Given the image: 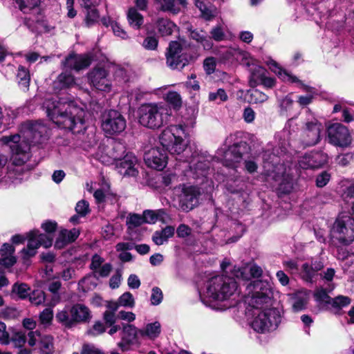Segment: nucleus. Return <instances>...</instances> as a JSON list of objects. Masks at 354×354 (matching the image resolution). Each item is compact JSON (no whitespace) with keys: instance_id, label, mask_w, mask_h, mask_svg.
Returning <instances> with one entry per match:
<instances>
[{"instance_id":"1","label":"nucleus","mask_w":354,"mask_h":354,"mask_svg":"<svg viewBox=\"0 0 354 354\" xmlns=\"http://www.w3.org/2000/svg\"><path fill=\"white\" fill-rule=\"evenodd\" d=\"M185 125L178 124L164 130L159 136L160 146L152 147L145 153L144 160L147 165L156 170H162L167 164V153L179 155L183 153L187 144Z\"/></svg>"},{"instance_id":"2","label":"nucleus","mask_w":354,"mask_h":354,"mask_svg":"<svg viewBox=\"0 0 354 354\" xmlns=\"http://www.w3.org/2000/svg\"><path fill=\"white\" fill-rule=\"evenodd\" d=\"M47 116L59 128L74 134L86 130L85 111L74 100L52 98L44 102Z\"/></svg>"},{"instance_id":"3","label":"nucleus","mask_w":354,"mask_h":354,"mask_svg":"<svg viewBox=\"0 0 354 354\" xmlns=\"http://www.w3.org/2000/svg\"><path fill=\"white\" fill-rule=\"evenodd\" d=\"M238 283L233 277L216 275L207 282V296L214 301L227 300L237 290Z\"/></svg>"},{"instance_id":"4","label":"nucleus","mask_w":354,"mask_h":354,"mask_svg":"<svg viewBox=\"0 0 354 354\" xmlns=\"http://www.w3.org/2000/svg\"><path fill=\"white\" fill-rule=\"evenodd\" d=\"M165 111L163 106H158L156 104H143L138 109V122L146 128L158 129L163 126L167 115H170Z\"/></svg>"},{"instance_id":"5","label":"nucleus","mask_w":354,"mask_h":354,"mask_svg":"<svg viewBox=\"0 0 354 354\" xmlns=\"http://www.w3.org/2000/svg\"><path fill=\"white\" fill-rule=\"evenodd\" d=\"M165 59L167 67L180 71L194 61V55L180 42L171 41L166 48Z\"/></svg>"},{"instance_id":"6","label":"nucleus","mask_w":354,"mask_h":354,"mask_svg":"<svg viewBox=\"0 0 354 354\" xmlns=\"http://www.w3.org/2000/svg\"><path fill=\"white\" fill-rule=\"evenodd\" d=\"M249 288L252 292L249 304L253 308L261 309L271 305L273 290L268 281L254 280L250 283Z\"/></svg>"},{"instance_id":"7","label":"nucleus","mask_w":354,"mask_h":354,"mask_svg":"<svg viewBox=\"0 0 354 354\" xmlns=\"http://www.w3.org/2000/svg\"><path fill=\"white\" fill-rule=\"evenodd\" d=\"M113 158L116 161L115 167L121 175L136 176L138 169L135 167L137 158L133 153L128 152L124 156L125 147L121 143H115L113 147Z\"/></svg>"},{"instance_id":"8","label":"nucleus","mask_w":354,"mask_h":354,"mask_svg":"<svg viewBox=\"0 0 354 354\" xmlns=\"http://www.w3.org/2000/svg\"><path fill=\"white\" fill-rule=\"evenodd\" d=\"M253 319L251 326L259 333H266L276 330L281 323V315L277 308L265 307Z\"/></svg>"},{"instance_id":"9","label":"nucleus","mask_w":354,"mask_h":354,"mask_svg":"<svg viewBox=\"0 0 354 354\" xmlns=\"http://www.w3.org/2000/svg\"><path fill=\"white\" fill-rule=\"evenodd\" d=\"M101 127L107 135H119L125 130L127 120L124 115L118 110H105L101 115Z\"/></svg>"},{"instance_id":"10","label":"nucleus","mask_w":354,"mask_h":354,"mask_svg":"<svg viewBox=\"0 0 354 354\" xmlns=\"http://www.w3.org/2000/svg\"><path fill=\"white\" fill-rule=\"evenodd\" d=\"M330 236L343 245L352 243L354 241V223L350 217L346 221L337 218L330 229Z\"/></svg>"},{"instance_id":"11","label":"nucleus","mask_w":354,"mask_h":354,"mask_svg":"<svg viewBox=\"0 0 354 354\" xmlns=\"http://www.w3.org/2000/svg\"><path fill=\"white\" fill-rule=\"evenodd\" d=\"M250 146L245 141H240L230 146L224 152L221 162L229 169H235L245 154L250 153Z\"/></svg>"},{"instance_id":"12","label":"nucleus","mask_w":354,"mask_h":354,"mask_svg":"<svg viewBox=\"0 0 354 354\" xmlns=\"http://www.w3.org/2000/svg\"><path fill=\"white\" fill-rule=\"evenodd\" d=\"M0 140L9 147L12 156H16L15 158L16 165H23L25 162L24 158H26L30 148L26 141L21 140V136L18 133L4 136Z\"/></svg>"},{"instance_id":"13","label":"nucleus","mask_w":354,"mask_h":354,"mask_svg":"<svg viewBox=\"0 0 354 354\" xmlns=\"http://www.w3.org/2000/svg\"><path fill=\"white\" fill-rule=\"evenodd\" d=\"M328 142L332 145L347 148L352 143L353 138L349 129L341 123H333L327 128Z\"/></svg>"},{"instance_id":"14","label":"nucleus","mask_w":354,"mask_h":354,"mask_svg":"<svg viewBox=\"0 0 354 354\" xmlns=\"http://www.w3.org/2000/svg\"><path fill=\"white\" fill-rule=\"evenodd\" d=\"M323 126L317 120L307 122L302 132L303 142L307 147L318 144L321 140V131Z\"/></svg>"},{"instance_id":"15","label":"nucleus","mask_w":354,"mask_h":354,"mask_svg":"<svg viewBox=\"0 0 354 354\" xmlns=\"http://www.w3.org/2000/svg\"><path fill=\"white\" fill-rule=\"evenodd\" d=\"M93 57L90 54H76L72 52L66 56L62 64L71 70L80 71L88 68L92 63Z\"/></svg>"},{"instance_id":"16","label":"nucleus","mask_w":354,"mask_h":354,"mask_svg":"<svg viewBox=\"0 0 354 354\" xmlns=\"http://www.w3.org/2000/svg\"><path fill=\"white\" fill-rule=\"evenodd\" d=\"M200 195L199 189L195 186L191 185L183 187L179 201L183 210L189 212L196 207L198 204Z\"/></svg>"},{"instance_id":"17","label":"nucleus","mask_w":354,"mask_h":354,"mask_svg":"<svg viewBox=\"0 0 354 354\" xmlns=\"http://www.w3.org/2000/svg\"><path fill=\"white\" fill-rule=\"evenodd\" d=\"M108 72L103 67H95L88 73V80L97 90L109 92L111 84L107 78Z\"/></svg>"},{"instance_id":"18","label":"nucleus","mask_w":354,"mask_h":354,"mask_svg":"<svg viewBox=\"0 0 354 354\" xmlns=\"http://www.w3.org/2000/svg\"><path fill=\"white\" fill-rule=\"evenodd\" d=\"M327 153L322 151H311L310 153L304 156V161L302 164L304 169H319L323 167L328 162Z\"/></svg>"},{"instance_id":"19","label":"nucleus","mask_w":354,"mask_h":354,"mask_svg":"<svg viewBox=\"0 0 354 354\" xmlns=\"http://www.w3.org/2000/svg\"><path fill=\"white\" fill-rule=\"evenodd\" d=\"M73 327L77 324L86 323L91 318L89 308L84 304H75L69 310Z\"/></svg>"},{"instance_id":"20","label":"nucleus","mask_w":354,"mask_h":354,"mask_svg":"<svg viewBox=\"0 0 354 354\" xmlns=\"http://www.w3.org/2000/svg\"><path fill=\"white\" fill-rule=\"evenodd\" d=\"M80 234V231L77 228H73L70 230L62 229L57 237L54 247L57 250L64 248L68 244L75 242Z\"/></svg>"},{"instance_id":"21","label":"nucleus","mask_w":354,"mask_h":354,"mask_svg":"<svg viewBox=\"0 0 354 354\" xmlns=\"http://www.w3.org/2000/svg\"><path fill=\"white\" fill-rule=\"evenodd\" d=\"M76 84L75 78L71 72L61 73L53 82L52 87L55 93H60L64 90L72 88Z\"/></svg>"},{"instance_id":"22","label":"nucleus","mask_w":354,"mask_h":354,"mask_svg":"<svg viewBox=\"0 0 354 354\" xmlns=\"http://www.w3.org/2000/svg\"><path fill=\"white\" fill-rule=\"evenodd\" d=\"M26 128L29 136L32 137L35 142H40L42 137L46 132V127L42 124L34 121H28Z\"/></svg>"},{"instance_id":"23","label":"nucleus","mask_w":354,"mask_h":354,"mask_svg":"<svg viewBox=\"0 0 354 354\" xmlns=\"http://www.w3.org/2000/svg\"><path fill=\"white\" fill-rule=\"evenodd\" d=\"M156 24L158 31L162 37L171 35L174 30L178 29V26L167 18H158Z\"/></svg>"},{"instance_id":"24","label":"nucleus","mask_w":354,"mask_h":354,"mask_svg":"<svg viewBox=\"0 0 354 354\" xmlns=\"http://www.w3.org/2000/svg\"><path fill=\"white\" fill-rule=\"evenodd\" d=\"M175 228L171 225H167L161 230L156 231L152 236V241L157 245H160L167 241L168 239L174 235Z\"/></svg>"},{"instance_id":"25","label":"nucleus","mask_w":354,"mask_h":354,"mask_svg":"<svg viewBox=\"0 0 354 354\" xmlns=\"http://www.w3.org/2000/svg\"><path fill=\"white\" fill-rule=\"evenodd\" d=\"M268 73L267 70L259 66H255L251 70L250 75L249 77V85L251 88H255L258 85L261 84L263 78Z\"/></svg>"},{"instance_id":"26","label":"nucleus","mask_w":354,"mask_h":354,"mask_svg":"<svg viewBox=\"0 0 354 354\" xmlns=\"http://www.w3.org/2000/svg\"><path fill=\"white\" fill-rule=\"evenodd\" d=\"M351 303V299L349 297L338 295L331 299L329 306L333 309L335 315H341L342 309L349 306Z\"/></svg>"},{"instance_id":"27","label":"nucleus","mask_w":354,"mask_h":354,"mask_svg":"<svg viewBox=\"0 0 354 354\" xmlns=\"http://www.w3.org/2000/svg\"><path fill=\"white\" fill-rule=\"evenodd\" d=\"M127 20L129 24L135 30H140L144 23V17L135 8L128 10Z\"/></svg>"},{"instance_id":"28","label":"nucleus","mask_w":354,"mask_h":354,"mask_svg":"<svg viewBox=\"0 0 354 354\" xmlns=\"http://www.w3.org/2000/svg\"><path fill=\"white\" fill-rule=\"evenodd\" d=\"M122 332L124 334L122 337V341L125 342L127 344H132L133 341L137 339L139 330L132 324L122 323Z\"/></svg>"},{"instance_id":"29","label":"nucleus","mask_w":354,"mask_h":354,"mask_svg":"<svg viewBox=\"0 0 354 354\" xmlns=\"http://www.w3.org/2000/svg\"><path fill=\"white\" fill-rule=\"evenodd\" d=\"M54 338L50 335L42 336L39 340L40 354H53L54 353Z\"/></svg>"},{"instance_id":"30","label":"nucleus","mask_w":354,"mask_h":354,"mask_svg":"<svg viewBox=\"0 0 354 354\" xmlns=\"http://www.w3.org/2000/svg\"><path fill=\"white\" fill-rule=\"evenodd\" d=\"M142 336H147L150 339H155L159 336L161 333V325L158 322H154L147 324L145 330H139Z\"/></svg>"},{"instance_id":"31","label":"nucleus","mask_w":354,"mask_h":354,"mask_svg":"<svg viewBox=\"0 0 354 354\" xmlns=\"http://www.w3.org/2000/svg\"><path fill=\"white\" fill-rule=\"evenodd\" d=\"M32 231L37 239L36 248L42 246L44 248H49L52 246L53 243V236L46 233H41L38 229H33Z\"/></svg>"},{"instance_id":"32","label":"nucleus","mask_w":354,"mask_h":354,"mask_svg":"<svg viewBox=\"0 0 354 354\" xmlns=\"http://www.w3.org/2000/svg\"><path fill=\"white\" fill-rule=\"evenodd\" d=\"M17 79L20 86L28 88L30 81L29 70L25 66L20 65L17 70Z\"/></svg>"},{"instance_id":"33","label":"nucleus","mask_w":354,"mask_h":354,"mask_svg":"<svg viewBox=\"0 0 354 354\" xmlns=\"http://www.w3.org/2000/svg\"><path fill=\"white\" fill-rule=\"evenodd\" d=\"M86 10V14L84 19V23L86 27L90 28L98 23L100 17V12L95 6Z\"/></svg>"},{"instance_id":"34","label":"nucleus","mask_w":354,"mask_h":354,"mask_svg":"<svg viewBox=\"0 0 354 354\" xmlns=\"http://www.w3.org/2000/svg\"><path fill=\"white\" fill-rule=\"evenodd\" d=\"M293 189V183L292 179L288 178H283L279 183L277 189V195L279 197L289 194Z\"/></svg>"},{"instance_id":"35","label":"nucleus","mask_w":354,"mask_h":354,"mask_svg":"<svg viewBox=\"0 0 354 354\" xmlns=\"http://www.w3.org/2000/svg\"><path fill=\"white\" fill-rule=\"evenodd\" d=\"M166 102L174 110L178 111L182 106L180 95L176 91H169L166 95Z\"/></svg>"},{"instance_id":"36","label":"nucleus","mask_w":354,"mask_h":354,"mask_svg":"<svg viewBox=\"0 0 354 354\" xmlns=\"http://www.w3.org/2000/svg\"><path fill=\"white\" fill-rule=\"evenodd\" d=\"M198 108L196 105L185 106V112L183 113L182 118L187 122V124H192L195 122L198 114Z\"/></svg>"},{"instance_id":"37","label":"nucleus","mask_w":354,"mask_h":354,"mask_svg":"<svg viewBox=\"0 0 354 354\" xmlns=\"http://www.w3.org/2000/svg\"><path fill=\"white\" fill-rule=\"evenodd\" d=\"M30 290V287L25 283H15L12 287V293H15L20 299H25L29 297Z\"/></svg>"},{"instance_id":"38","label":"nucleus","mask_w":354,"mask_h":354,"mask_svg":"<svg viewBox=\"0 0 354 354\" xmlns=\"http://www.w3.org/2000/svg\"><path fill=\"white\" fill-rule=\"evenodd\" d=\"M314 297L317 302L324 304L326 306H329L332 299V297L328 295L327 289L322 287L315 290Z\"/></svg>"},{"instance_id":"39","label":"nucleus","mask_w":354,"mask_h":354,"mask_svg":"<svg viewBox=\"0 0 354 354\" xmlns=\"http://www.w3.org/2000/svg\"><path fill=\"white\" fill-rule=\"evenodd\" d=\"M56 320L66 328H73V323L69 312L63 310L57 313Z\"/></svg>"},{"instance_id":"40","label":"nucleus","mask_w":354,"mask_h":354,"mask_svg":"<svg viewBox=\"0 0 354 354\" xmlns=\"http://www.w3.org/2000/svg\"><path fill=\"white\" fill-rule=\"evenodd\" d=\"M250 102L254 104L263 103L268 100V96L263 92L252 88L250 91Z\"/></svg>"},{"instance_id":"41","label":"nucleus","mask_w":354,"mask_h":354,"mask_svg":"<svg viewBox=\"0 0 354 354\" xmlns=\"http://www.w3.org/2000/svg\"><path fill=\"white\" fill-rule=\"evenodd\" d=\"M41 1V0H17L20 10L24 13L26 12V9L30 10L38 7Z\"/></svg>"},{"instance_id":"42","label":"nucleus","mask_w":354,"mask_h":354,"mask_svg":"<svg viewBox=\"0 0 354 354\" xmlns=\"http://www.w3.org/2000/svg\"><path fill=\"white\" fill-rule=\"evenodd\" d=\"M29 300L35 305H40L46 300V293L41 290H35L30 293Z\"/></svg>"},{"instance_id":"43","label":"nucleus","mask_w":354,"mask_h":354,"mask_svg":"<svg viewBox=\"0 0 354 354\" xmlns=\"http://www.w3.org/2000/svg\"><path fill=\"white\" fill-rule=\"evenodd\" d=\"M302 279L312 283L313 278L316 275V272L313 268L308 263H304L301 266Z\"/></svg>"},{"instance_id":"44","label":"nucleus","mask_w":354,"mask_h":354,"mask_svg":"<svg viewBox=\"0 0 354 354\" xmlns=\"http://www.w3.org/2000/svg\"><path fill=\"white\" fill-rule=\"evenodd\" d=\"M159 40L156 35L147 36L142 42V46L148 50H155L158 46Z\"/></svg>"},{"instance_id":"45","label":"nucleus","mask_w":354,"mask_h":354,"mask_svg":"<svg viewBox=\"0 0 354 354\" xmlns=\"http://www.w3.org/2000/svg\"><path fill=\"white\" fill-rule=\"evenodd\" d=\"M19 310L14 307H6L0 311V317L3 319H14L19 317Z\"/></svg>"},{"instance_id":"46","label":"nucleus","mask_w":354,"mask_h":354,"mask_svg":"<svg viewBox=\"0 0 354 354\" xmlns=\"http://www.w3.org/2000/svg\"><path fill=\"white\" fill-rule=\"evenodd\" d=\"M118 300L122 306L133 308L135 306L133 296L130 292H125Z\"/></svg>"},{"instance_id":"47","label":"nucleus","mask_w":354,"mask_h":354,"mask_svg":"<svg viewBox=\"0 0 354 354\" xmlns=\"http://www.w3.org/2000/svg\"><path fill=\"white\" fill-rule=\"evenodd\" d=\"M331 178L330 174L327 171H322L316 176L315 185L319 188L325 187Z\"/></svg>"},{"instance_id":"48","label":"nucleus","mask_w":354,"mask_h":354,"mask_svg":"<svg viewBox=\"0 0 354 354\" xmlns=\"http://www.w3.org/2000/svg\"><path fill=\"white\" fill-rule=\"evenodd\" d=\"M41 228L46 234L53 236L58 228V224L55 221L46 220L41 223Z\"/></svg>"},{"instance_id":"49","label":"nucleus","mask_w":354,"mask_h":354,"mask_svg":"<svg viewBox=\"0 0 354 354\" xmlns=\"http://www.w3.org/2000/svg\"><path fill=\"white\" fill-rule=\"evenodd\" d=\"M189 32V37L197 42L203 43L206 39L207 32L203 30L192 29V27L187 28Z\"/></svg>"},{"instance_id":"50","label":"nucleus","mask_w":354,"mask_h":354,"mask_svg":"<svg viewBox=\"0 0 354 354\" xmlns=\"http://www.w3.org/2000/svg\"><path fill=\"white\" fill-rule=\"evenodd\" d=\"M266 64L271 71L274 73L279 78H283V71H286V69L280 66L279 63L272 59H270L266 62Z\"/></svg>"},{"instance_id":"51","label":"nucleus","mask_w":354,"mask_h":354,"mask_svg":"<svg viewBox=\"0 0 354 354\" xmlns=\"http://www.w3.org/2000/svg\"><path fill=\"white\" fill-rule=\"evenodd\" d=\"M163 299V294L161 289L155 286L151 290V303L153 306L160 304Z\"/></svg>"},{"instance_id":"52","label":"nucleus","mask_w":354,"mask_h":354,"mask_svg":"<svg viewBox=\"0 0 354 354\" xmlns=\"http://www.w3.org/2000/svg\"><path fill=\"white\" fill-rule=\"evenodd\" d=\"M209 101H215L219 99L221 102H226L228 96L223 88H218L216 92H210L208 95Z\"/></svg>"},{"instance_id":"53","label":"nucleus","mask_w":354,"mask_h":354,"mask_svg":"<svg viewBox=\"0 0 354 354\" xmlns=\"http://www.w3.org/2000/svg\"><path fill=\"white\" fill-rule=\"evenodd\" d=\"M53 319V311L51 308H46L39 314V320L42 324H49Z\"/></svg>"},{"instance_id":"54","label":"nucleus","mask_w":354,"mask_h":354,"mask_svg":"<svg viewBox=\"0 0 354 354\" xmlns=\"http://www.w3.org/2000/svg\"><path fill=\"white\" fill-rule=\"evenodd\" d=\"M75 211L77 214L85 216L90 212L88 203L85 200L80 201L76 205Z\"/></svg>"},{"instance_id":"55","label":"nucleus","mask_w":354,"mask_h":354,"mask_svg":"<svg viewBox=\"0 0 354 354\" xmlns=\"http://www.w3.org/2000/svg\"><path fill=\"white\" fill-rule=\"evenodd\" d=\"M211 38L216 41H221L225 39V33L223 28L220 26H216L212 28L210 31Z\"/></svg>"},{"instance_id":"56","label":"nucleus","mask_w":354,"mask_h":354,"mask_svg":"<svg viewBox=\"0 0 354 354\" xmlns=\"http://www.w3.org/2000/svg\"><path fill=\"white\" fill-rule=\"evenodd\" d=\"M308 300L304 297H297L292 304L294 312H299L306 309Z\"/></svg>"},{"instance_id":"57","label":"nucleus","mask_w":354,"mask_h":354,"mask_svg":"<svg viewBox=\"0 0 354 354\" xmlns=\"http://www.w3.org/2000/svg\"><path fill=\"white\" fill-rule=\"evenodd\" d=\"M216 66L214 57L206 58L203 62V68L207 75H211L215 71Z\"/></svg>"},{"instance_id":"58","label":"nucleus","mask_w":354,"mask_h":354,"mask_svg":"<svg viewBox=\"0 0 354 354\" xmlns=\"http://www.w3.org/2000/svg\"><path fill=\"white\" fill-rule=\"evenodd\" d=\"M81 354H105L102 351L89 344H84L82 347Z\"/></svg>"},{"instance_id":"59","label":"nucleus","mask_w":354,"mask_h":354,"mask_svg":"<svg viewBox=\"0 0 354 354\" xmlns=\"http://www.w3.org/2000/svg\"><path fill=\"white\" fill-rule=\"evenodd\" d=\"M17 263L16 257L11 256H4L0 258V266L4 267L5 268H10L12 267Z\"/></svg>"},{"instance_id":"60","label":"nucleus","mask_w":354,"mask_h":354,"mask_svg":"<svg viewBox=\"0 0 354 354\" xmlns=\"http://www.w3.org/2000/svg\"><path fill=\"white\" fill-rule=\"evenodd\" d=\"M192 233L191 227L186 224H180L176 229V234L179 238H186Z\"/></svg>"},{"instance_id":"61","label":"nucleus","mask_w":354,"mask_h":354,"mask_svg":"<svg viewBox=\"0 0 354 354\" xmlns=\"http://www.w3.org/2000/svg\"><path fill=\"white\" fill-rule=\"evenodd\" d=\"M11 341L15 344V347L21 348L26 342V337L24 333L17 332L11 338Z\"/></svg>"},{"instance_id":"62","label":"nucleus","mask_w":354,"mask_h":354,"mask_svg":"<svg viewBox=\"0 0 354 354\" xmlns=\"http://www.w3.org/2000/svg\"><path fill=\"white\" fill-rule=\"evenodd\" d=\"M143 220L145 221V223H150L153 224L157 221V215L156 214V211L147 209L143 212Z\"/></svg>"},{"instance_id":"63","label":"nucleus","mask_w":354,"mask_h":354,"mask_svg":"<svg viewBox=\"0 0 354 354\" xmlns=\"http://www.w3.org/2000/svg\"><path fill=\"white\" fill-rule=\"evenodd\" d=\"M201 6V8H198L201 11V17L207 21L212 20L214 17L212 10L205 3Z\"/></svg>"},{"instance_id":"64","label":"nucleus","mask_w":354,"mask_h":354,"mask_svg":"<svg viewBox=\"0 0 354 354\" xmlns=\"http://www.w3.org/2000/svg\"><path fill=\"white\" fill-rule=\"evenodd\" d=\"M127 223L132 225L133 227H138L145 223V221L142 216L133 213L129 215Z\"/></svg>"}]
</instances>
